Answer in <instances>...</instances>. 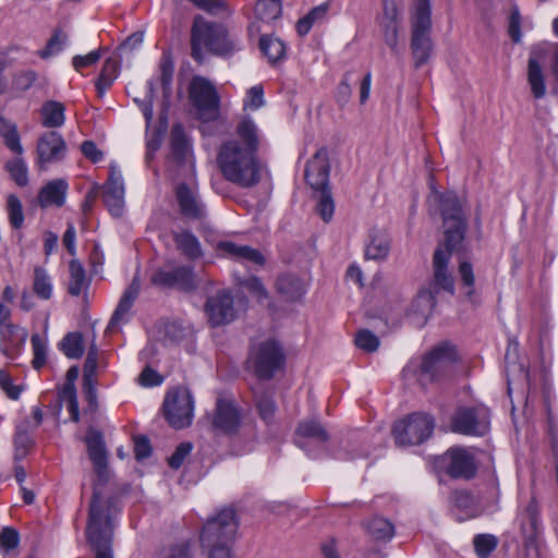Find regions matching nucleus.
Segmentation results:
<instances>
[{
    "instance_id": "nucleus-1",
    "label": "nucleus",
    "mask_w": 558,
    "mask_h": 558,
    "mask_svg": "<svg viewBox=\"0 0 558 558\" xmlns=\"http://www.w3.org/2000/svg\"><path fill=\"white\" fill-rule=\"evenodd\" d=\"M258 147V129L251 117H243L235 128V136L225 141L218 149L217 165L222 177L244 189L255 186L260 181L262 170Z\"/></svg>"
},
{
    "instance_id": "nucleus-2",
    "label": "nucleus",
    "mask_w": 558,
    "mask_h": 558,
    "mask_svg": "<svg viewBox=\"0 0 558 558\" xmlns=\"http://www.w3.org/2000/svg\"><path fill=\"white\" fill-rule=\"evenodd\" d=\"M438 204L442 218L444 242L433 255V286L436 292L442 290L454 293V277L449 269L451 254L460 251L468 230V220L462 201L454 192L438 194Z\"/></svg>"
},
{
    "instance_id": "nucleus-3",
    "label": "nucleus",
    "mask_w": 558,
    "mask_h": 558,
    "mask_svg": "<svg viewBox=\"0 0 558 558\" xmlns=\"http://www.w3.org/2000/svg\"><path fill=\"white\" fill-rule=\"evenodd\" d=\"M117 512L113 498H102L97 489H94L88 509L86 537L95 556L109 558L108 551H112L113 519Z\"/></svg>"
},
{
    "instance_id": "nucleus-4",
    "label": "nucleus",
    "mask_w": 558,
    "mask_h": 558,
    "mask_svg": "<svg viewBox=\"0 0 558 558\" xmlns=\"http://www.w3.org/2000/svg\"><path fill=\"white\" fill-rule=\"evenodd\" d=\"M239 529L236 513L231 508L221 509L204 524L199 541L207 558H233L231 546Z\"/></svg>"
},
{
    "instance_id": "nucleus-5",
    "label": "nucleus",
    "mask_w": 558,
    "mask_h": 558,
    "mask_svg": "<svg viewBox=\"0 0 558 558\" xmlns=\"http://www.w3.org/2000/svg\"><path fill=\"white\" fill-rule=\"evenodd\" d=\"M191 48L193 59L199 63L204 61V49L222 58H229L241 49L240 43L231 38L222 25L209 23L201 16L192 26Z\"/></svg>"
},
{
    "instance_id": "nucleus-6",
    "label": "nucleus",
    "mask_w": 558,
    "mask_h": 558,
    "mask_svg": "<svg viewBox=\"0 0 558 558\" xmlns=\"http://www.w3.org/2000/svg\"><path fill=\"white\" fill-rule=\"evenodd\" d=\"M248 364L259 379H271L286 364L282 345L274 339L260 341L252 347Z\"/></svg>"
},
{
    "instance_id": "nucleus-7",
    "label": "nucleus",
    "mask_w": 558,
    "mask_h": 558,
    "mask_svg": "<svg viewBox=\"0 0 558 558\" xmlns=\"http://www.w3.org/2000/svg\"><path fill=\"white\" fill-rule=\"evenodd\" d=\"M434 426V420L427 414H410L393 425L392 435L396 445L399 447L420 445L432 435Z\"/></svg>"
},
{
    "instance_id": "nucleus-8",
    "label": "nucleus",
    "mask_w": 558,
    "mask_h": 558,
    "mask_svg": "<svg viewBox=\"0 0 558 558\" xmlns=\"http://www.w3.org/2000/svg\"><path fill=\"white\" fill-rule=\"evenodd\" d=\"M457 361L456 347L449 342H441L423 357L421 376L424 380H438L450 374Z\"/></svg>"
},
{
    "instance_id": "nucleus-9",
    "label": "nucleus",
    "mask_w": 558,
    "mask_h": 558,
    "mask_svg": "<svg viewBox=\"0 0 558 558\" xmlns=\"http://www.w3.org/2000/svg\"><path fill=\"white\" fill-rule=\"evenodd\" d=\"M189 94L203 121H214L219 117L220 98L210 81L202 76L193 77Z\"/></svg>"
},
{
    "instance_id": "nucleus-10",
    "label": "nucleus",
    "mask_w": 558,
    "mask_h": 558,
    "mask_svg": "<svg viewBox=\"0 0 558 558\" xmlns=\"http://www.w3.org/2000/svg\"><path fill=\"white\" fill-rule=\"evenodd\" d=\"M490 413L484 405L460 407L451 417L453 433L471 436H483L489 429Z\"/></svg>"
},
{
    "instance_id": "nucleus-11",
    "label": "nucleus",
    "mask_w": 558,
    "mask_h": 558,
    "mask_svg": "<svg viewBox=\"0 0 558 558\" xmlns=\"http://www.w3.org/2000/svg\"><path fill=\"white\" fill-rule=\"evenodd\" d=\"M163 412L173 428L189 426L193 417V399L189 389L178 387L169 391L165 398Z\"/></svg>"
},
{
    "instance_id": "nucleus-12",
    "label": "nucleus",
    "mask_w": 558,
    "mask_h": 558,
    "mask_svg": "<svg viewBox=\"0 0 558 558\" xmlns=\"http://www.w3.org/2000/svg\"><path fill=\"white\" fill-rule=\"evenodd\" d=\"M549 53H553L555 61L558 62V49L553 45H537L533 47L530 53L527 62V83L535 99H541L546 95L543 66L545 65Z\"/></svg>"
},
{
    "instance_id": "nucleus-13",
    "label": "nucleus",
    "mask_w": 558,
    "mask_h": 558,
    "mask_svg": "<svg viewBox=\"0 0 558 558\" xmlns=\"http://www.w3.org/2000/svg\"><path fill=\"white\" fill-rule=\"evenodd\" d=\"M432 27L430 16L426 14L412 17V40L411 49L415 60V66L425 64L432 53V40L429 32Z\"/></svg>"
},
{
    "instance_id": "nucleus-14",
    "label": "nucleus",
    "mask_w": 558,
    "mask_h": 558,
    "mask_svg": "<svg viewBox=\"0 0 558 558\" xmlns=\"http://www.w3.org/2000/svg\"><path fill=\"white\" fill-rule=\"evenodd\" d=\"M150 281L158 287L177 288L186 292L196 289L195 276L190 266H179L172 270L158 268L153 272Z\"/></svg>"
},
{
    "instance_id": "nucleus-15",
    "label": "nucleus",
    "mask_w": 558,
    "mask_h": 558,
    "mask_svg": "<svg viewBox=\"0 0 558 558\" xmlns=\"http://www.w3.org/2000/svg\"><path fill=\"white\" fill-rule=\"evenodd\" d=\"M205 313L211 326H221L234 319L233 298L227 290H220L207 299Z\"/></svg>"
},
{
    "instance_id": "nucleus-16",
    "label": "nucleus",
    "mask_w": 558,
    "mask_h": 558,
    "mask_svg": "<svg viewBox=\"0 0 558 558\" xmlns=\"http://www.w3.org/2000/svg\"><path fill=\"white\" fill-rule=\"evenodd\" d=\"M66 154V144L62 135L56 131L46 132L37 143V159L40 169L61 161Z\"/></svg>"
},
{
    "instance_id": "nucleus-17",
    "label": "nucleus",
    "mask_w": 558,
    "mask_h": 558,
    "mask_svg": "<svg viewBox=\"0 0 558 558\" xmlns=\"http://www.w3.org/2000/svg\"><path fill=\"white\" fill-rule=\"evenodd\" d=\"M330 163L326 148L318 149L307 161L305 179L314 191H322L329 187Z\"/></svg>"
},
{
    "instance_id": "nucleus-18",
    "label": "nucleus",
    "mask_w": 558,
    "mask_h": 558,
    "mask_svg": "<svg viewBox=\"0 0 558 558\" xmlns=\"http://www.w3.org/2000/svg\"><path fill=\"white\" fill-rule=\"evenodd\" d=\"M104 202L110 214L120 217L124 207V184L121 171L111 165L109 178L104 185Z\"/></svg>"
},
{
    "instance_id": "nucleus-19",
    "label": "nucleus",
    "mask_w": 558,
    "mask_h": 558,
    "mask_svg": "<svg viewBox=\"0 0 558 558\" xmlns=\"http://www.w3.org/2000/svg\"><path fill=\"white\" fill-rule=\"evenodd\" d=\"M85 442L96 474L100 480H106L108 475V452L102 433L89 427L85 436Z\"/></svg>"
},
{
    "instance_id": "nucleus-20",
    "label": "nucleus",
    "mask_w": 558,
    "mask_h": 558,
    "mask_svg": "<svg viewBox=\"0 0 558 558\" xmlns=\"http://www.w3.org/2000/svg\"><path fill=\"white\" fill-rule=\"evenodd\" d=\"M175 195L180 210L185 218L201 220L206 217V206L195 189L181 183L177 186Z\"/></svg>"
},
{
    "instance_id": "nucleus-21",
    "label": "nucleus",
    "mask_w": 558,
    "mask_h": 558,
    "mask_svg": "<svg viewBox=\"0 0 558 558\" xmlns=\"http://www.w3.org/2000/svg\"><path fill=\"white\" fill-rule=\"evenodd\" d=\"M449 464L447 473L452 478H472L476 473L474 458L462 448H452L448 450Z\"/></svg>"
},
{
    "instance_id": "nucleus-22",
    "label": "nucleus",
    "mask_w": 558,
    "mask_h": 558,
    "mask_svg": "<svg viewBox=\"0 0 558 558\" xmlns=\"http://www.w3.org/2000/svg\"><path fill=\"white\" fill-rule=\"evenodd\" d=\"M240 413L230 400L219 398L216 403V414L213 421L215 429L225 434H232L240 426Z\"/></svg>"
},
{
    "instance_id": "nucleus-23",
    "label": "nucleus",
    "mask_w": 558,
    "mask_h": 558,
    "mask_svg": "<svg viewBox=\"0 0 558 558\" xmlns=\"http://www.w3.org/2000/svg\"><path fill=\"white\" fill-rule=\"evenodd\" d=\"M435 302L434 292L426 289L421 290L408 310V317L415 326H424L432 314Z\"/></svg>"
},
{
    "instance_id": "nucleus-24",
    "label": "nucleus",
    "mask_w": 558,
    "mask_h": 558,
    "mask_svg": "<svg viewBox=\"0 0 558 558\" xmlns=\"http://www.w3.org/2000/svg\"><path fill=\"white\" fill-rule=\"evenodd\" d=\"M141 290V282L137 276H135L131 284L123 292L117 308L114 310L106 331L111 332L120 323L125 320V316L132 308L136 298Z\"/></svg>"
},
{
    "instance_id": "nucleus-25",
    "label": "nucleus",
    "mask_w": 558,
    "mask_h": 558,
    "mask_svg": "<svg viewBox=\"0 0 558 558\" xmlns=\"http://www.w3.org/2000/svg\"><path fill=\"white\" fill-rule=\"evenodd\" d=\"M329 439L327 430L323 425L315 420H306L299 423L295 432V445L301 449H305L307 440H313L317 444H325Z\"/></svg>"
},
{
    "instance_id": "nucleus-26",
    "label": "nucleus",
    "mask_w": 558,
    "mask_h": 558,
    "mask_svg": "<svg viewBox=\"0 0 558 558\" xmlns=\"http://www.w3.org/2000/svg\"><path fill=\"white\" fill-rule=\"evenodd\" d=\"M390 236L381 229H372L365 245V257L367 259H386L390 252Z\"/></svg>"
},
{
    "instance_id": "nucleus-27",
    "label": "nucleus",
    "mask_w": 558,
    "mask_h": 558,
    "mask_svg": "<svg viewBox=\"0 0 558 558\" xmlns=\"http://www.w3.org/2000/svg\"><path fill=\"white\" fill-rule=\"evenodd\" d=\"M218 248L221 254L236 260L247 262L259 266L265 264V257L263 254L258 250L247 245H238L233 242L225 241L219 243Z\"/></svg>"
},
{
    "instance_id": "nucleus-28",
    "label": "nucleus",
    "mask_w": 558,
    "mask_h": 558,
    "mask_svg": "<svg viewBox=\"0 0 558 558\" xmlns=\"http://www.w3.org/2000/svg\"><path fill=\"white\" fill-rule=\"evenodd\" d=\"M277 292L287 302H296L306 292L305 283L296 276L284 274L278 277L276 282Z\"/></svg>"
},
{
    "instance_id": "nucleus-29",
    "label": "nucleus",
    "mask_w": 558,
    "mask_h": 558,
    "mask_svg": "<svg viewBox=\"0 0 558 558\" xmlns=\"http://www.w3.org/2000/svg\"><path fill=\"white\" fill-rule=\"evenodd\" d=\"M66 190L68 184L64 180L50 181L39 192L38 202L40 206H62L65 201Z\"/></svg>"
},
{
    "instance_id": "nucleus-30",
    "label": "nucleus",
    "mask_w": 558,
    "mask_h": 558,
    "mask_svg": "<svg viewBox=\"0 0 558 558\" xmlns=\"http://www.w3.org/2000/svg\"><path fill=\"white\" fill-rule=\"evenodd\" d=\"M177 248L189 259L194 260L202 256V246L198 239L187 230L173 232Z\"/></svg>"
},
{
    "instance_id": "nucleus-31",
    "label": "nucleus",
    "mask_w": 558,
    "mask_h": 558,
    "mask_svg": "<svg viewBox=\"0 0 558 558\" xmlns=\"http://www.w3.org/2000/svg\"><path fill=\"white\" fill-rule=\"evenodd\" d=\"M27 332L12 323L0 326V350L8 353L10 349L25 342Z\"/></svg>"
},
{
    "instance_id": "nucleus-32",
    "label": "nucleus",
    "mask_w": 558,
    "mask_h": 558,
    "mask_svg": "<svg viewBox=\"0 0 558 558\" xmlns=\"http://www.w3.org/2000/svg\"><path fill=\"white\" fill-rule=\"evenodd\" d=\"M520 530L523 536L532 541L537 534V504L531 499L524 510L518 517Z\"/></svg>"
},
{
    "instance_id": "nucleus-33",
    "label": "nucleus",
    "mask_w": 558,
    "mask_h": 558,
    "mask_svg": "<svg viewBox=\"0 0 558 558\" xmlns=\"http://www.w3.org/2000/svg\"><path fill=\"white\" fill-rule=\"evenodd\" d=\"M64 110L63 104L59 101L49 100L45 102L40 110L43 125L49 129L63 125L65 120Z\"/></svg>"
},
{
    "instance_id": "nucleus-34",
    "label": "nucleus",
    "mask_w": 558,
    "mask_h": 558,
    "mask_svg": "<svg viewBox=\"0 0 558 558\" xmlns=\"http://www.w3.org/2000/svg\"><path fill=\"white\" fill-rule=\"evenodd\" d=\"M329 3L324 2L313 8L305 16L300 19L296 23V32L300 36H305L310 33L314 24L323 22L328 14Z\"/></svg>"
},
{
    "instance_id": "nucleus-35",
    "label": "nucleus",
    "mask_w": 558,
    "mask_h": 558,
    "mask_svg": "<svg viewBox=\"0 0 558 558\" xmlns=\"http://www.w3.org/2000/svg\"><path fill=\"white\" fill-rule=\"evenodd\" d=\"M119 64L116 59L109 58L105 61L101 72L96 82V89L99 97H102L118 77Z\"/></svg>"
},
{
    "instance_id": "nucleus-36",
    "label": "nucleus",
    "mask_w": 558,
    "mask_h": 558,
    "mask_svg": "<svg viewBox=\"0 0 558 558\" xmlns=\"http://www.w3.org/2000/svg\"><path fill=\"white\" fill-rule=\"evenodd\" d=\"M259 48L270 63H276L286 57V45L277 37L262 36Z\"/></svg>"
},
{
    "instance_id": "nucleus-37",
    "label": "nucleus",
    "mask_w": 558,
    "mask_h": 558,
    "mask_svg": "<svg viewBox=\"0 0 558 558\" xmlns=\"http://www.w3.org/2000/svg\"><path fill=\"white\" fill-rule=\"evenodd\" d=\"M170 144L173 157L183 161L189 153L190 144L181 124H174L170 133Z\"/></svg>"
},
{
    "instance_id": "nucleus-38",
    "label": "nucleus",
    "mask_w": 558,
    "mask_h": 558,
    "mask_svg": "<svg viewBox=\"0 0 558 558\" xmlns=\"http://www.w3.org/2000/svg\"><path fill=\"white\" fill-rule=\"evenodd\" d=\"M69 270L70 282L68 291L71 295L78 296L87 286L85 269L77 259H72L69 265Z\"/></svg>"
},
{
    "instance_id": "nucleus-39",
    "label": "nucleus",
    "mask_w": 558,
    "mask_h": 558,
    "mask_svg": "<svg viewBox=\"0 0 558 558\" xmlns=\"http://www.w3.org/2000/svg\"><path fill=\"white\" fill-rule=\"evenodd\" d=\"M368 533L378 541H389L395 535L393 524L383 518L374 517L366 523Z\"/></svg>"
},
{
    "instance_id": "nucleus-40",
    "label": "nucleus",
    "mask_w": 558,
    "mask_h": 558,
    "mask_svg": "<svg viewBox=\"0 0 558 558\" xmlns=\"http://www.w3.org/2000/svg\"><path fill=\"white\" fill-rule=\"evenodd\" d=\"M60 345L62 352L69 359H80L83 355V337L80 332H69L64 336Z\"/></svg>"
},
{
    "instance_id": "nucleus-41",
    "label": "nucleus",
    "mask_w": 558,
    "mask_h": 558,
    "mask_svg": "<svg viewBox=\"0 0 558 558\" xmlns=\"http://www.w3.org/2000/svg\"><path fill=\"white\" fill-rule=\"evenodd\" d=\"M280 0H258L255 5V14L262 21H272L281 15Z\"/></svg>"
},
{
    "instance_id": "nucleus-42",
    "label": "nucleus",
    "mask_w": 558,
    "mask_h": 558,
    "mask_svg": "<svg viewBox=\"0 0 558 558\" xmlns=\"http://www.w3.org/2000/svg\"><path fill=\"white\" fill-rule=\"evenodd\" d=\"M254 398L260 418L266 423H270L276 412V404L272 397L268 393L254 390Z\"/></svg>"
},
{
    "instance_id": "nucleus-43",
    "label": "nucleus",
    "mask_w": 558,
    "mask_h": 558,
    "mask_svg": "<svg viewBox=\"0 0 558 558\" xmlns=\"http://www.w3.org/2000/svg\"><path fill=\"white\" fill-rule=\"evenodd\" d=\"M317 193V213L325 222H329L335 213V203L332 199L330 189H324L322 191H315Z\"/></svg>"
},
{
    "instance_id": "nucleus-44",
    "label": "nucleus",
    "mask_w": 558,
    "mask_h": 558,
    "mask_svg": "<svg viewBox=\"0 0 558 558\" xmlns=\"http://www.w3.org/2000/svg\"><path fill=\"white\" fill-rule=\"evenodd\" d=\"M34 292L44 300H49L52 294V284L47 271L40 267L34 271Z\"/></svg>"
},
{
    "instance_id": "nucleus-45",
    "label": "nucleus",
    "mask_w": 558,
    "mask_h": 558,
    "mask_svg": "<svg viewBox=\"0 0 558 558\" xmlns=\"http://www.w3.org/2000/svg\"><path fill=\"white\" fill-rule=\"evenodd\" d=\"M157 558H197L194 546L189 542L163 548Z\"/></svg>"
},
{
    "instance_id": "nucleus-46",
    "label": "nucleus",
    "mask_w": 558,
    "mask_h": 558,
    "mask_svg": "<svg viewBox=\"0 0 558 558\" xmlns=\"http://www.w3.org/2000/svg\"><path fill=\"white\" fill-rule=\"evenodd\" d=\"M5 169L10 173L12 180L19 186H25L27 184V182H28L27 167L21 157H16L12 160H9L5 163Z\"/></svg>"
},
{
    "instance_id": "nucleus-47",
    "label": "nucleus",
    "mask_w": 558,
    "mask_h": 558,
    "mask_svg": "<svg viewBox=\"0 0 558 558\" xmlns=\"http://www.w3.org/2000/svg\"><path fill=\"white\" fill-rule=\"evenodd\" d=\"M9 221L14 229H20L24 222L23 206L20 198L11 194L7 199Z\"/></svg>"
},
{
    "instance_id": "nucleus-48",
    "label": "nucleus",
    "mask_w": 558,
    "mask_h": 558,
    "mask_svg": "<svg viewBox=\"0 0 558 558\" xmlns=\"http://www.w3.org/2000/svg\"><path fill=\"white\" fill-rule=\"evenodd\" d=\"M476 555L480 558H487L497 547L498 539L492 534H478L473 539Z\"/></svg>"
},
{
    "instance_id": "nucleus-49",
    "label": "nucleus",
    "mask_w": 558,
    "mask_h": 558,
    "mask_svg": "<svg viewBox=\"0 0 558 558\" xmlns=\"http://www.w3.org/2000/svg\"><path fill=\"white\" fill-rule=\"evenodd\" d=\"M32 445L33 440L28 433L26 430L17 428L14 437V460L16 462L23 460L27 456Z\"/></svg>"
},
{
    "instance_id": "nucleus-50",
    "label": "nucleus",
    "mask_w": 558,
    "mask_h": 558,
    "mask_svg": "<svg viewBox=\"0 0 558 558\" xmlns=\"http://www.w3.org/2000/svg\"><path fill=\"white\" fill-rule=\"evenodd\" d=\"M147 93L144 99L135 98L134 101L137 104L141 109L146 123L150 124L154 114V83L151 81L147 82Z\"/></svg>"
},
{
    "instance_id": "nucleus-51",
    "label": "nucleus",
    "mask_w": 558,
    "mask_h": 558,
    "mask_svg": "<svg viewBox=\"0 0 558 558\" xmlns=\"http://www.w3.org/2000/svg\"><path fill=\"white\" fill-rule=\"evenodd\" d=\"M66 41L68 35L60 29L56 31L51 38L48 40L46 48L40 52V57L48 58L60 52L66 45Z\"/></svg>"
},
{
    "instance_id": "nucleus-52",
    "label": "nucleus",
    "mask_w": 558,
    "mask_h": 558,
    "mask_svg": "<svg viewBox=\"0 0 558 558\" xmlns=\"http://www.w3.org/2000/svg\"><path fill=\"white\" fill-rule=\"evenodd\" d=\"M355 344L361 350L374 352L379 347V339L376 335L367 329L359 330L355 336Z\"/></svg>"
},
{
    "instance_id": "nucleus-53",
    "label": "nucleus",
    "mask_w": 558,
    "mask_h": 558,
    "mask_svg": "<svg viewBox=\"0 0 558 558\" xmlns=\"http://www.w3.org/2000/svg\"><path fill=\"white\" fill-rule=\"evenodd\" d=\"M31 341L34 352L33 365L36 369H39L46 363L47 345L39 335H33Z\"/></svg>"
},
{
    "instance_id": "nucleus-54",
    "label": "nucleus",
    "mask_w": 558,
    "mask_h": 558,
    "mask_svg": "<svg viewBox=\"0 0 558 558\" xmlns=\"http://www.w3.org/2000/svg\"><path fill=\"white\" fill-rule=\"evenodd\" d=\"M20 543V534L19 532L11 527L5 526L0 532V547L5 551L9 553L10 550L17 547Z\"/></svg>"
},
{
    "instance_id": "nucleus-55",
    "label": "nucleus",
    "mask_w": 558,
    "mask_h": 558,
    "mask_svg": "<svg viewBox=\"0 0 558 558\" xmlns=\"http://www.w3.org/2000/svg\"><path fill=\"white\" fill-rule=\"evenodd\" d=\"M265 104L264 101V90L260 85H255L251 87L247 93L246 97L244 99V108H248L252 110H257L260 107H263Z\"/></svg>"
},
{
    "instance_id": "nucleus-56",
    "label": "nucleus",
    "mask_w": 558,
    "mask_h": 558,
    "mask_svg": "<svg viewBox=\"0 0 558 558\" xmlns=\"http://www.w3.org/2000/svg\"><path fill=\"white\" fill-rule=\"evenodd\" d=\"M4 137L5 146L16 155L23 154V147L21 145L20 135L15 124H11L7 132L0 134Z\"/></svg>"
},
{
    "instance_id": "nucleus-57",
    "label": "nucleus",
    "mask_w": 558,
    "mask_h": 558,
    "mask_svg": "<svg viewBox=\"0 0 558 558\" xmlns=\"http://www.w3.org/2000/svg\"><path fill=\"white\" fill-rule=\"evenodd\" d=\"M386 44L393 50H398V21L380 22Z\"/></svg>"
},
{
    "instance_id": "nucleus-58",
    "label": "nucleus",
    "mask_w": 558,
    "mask_h": 558,
    "mask_svg": "<svg viewBox=\"0 0 558 558\" xmlns=\"http://www.w3.org/2000/svg\"><path fill=\"white\" fill-rule=\"evenodd\" d=\"M192 444L191 442H181L175 451L172 453V456L169 458L168 463L171 469L178 470L183 464L186 457L192 451Z\"/></svg>"
},
{
    "instance_id": "nucleus-59",
    "label": "nucleus",
    "mask_w": 558,
    "mask_h": 558,
    "mask_svg": "<svg viewBox=\"0 0 558 558\" xmlns=\"http://www.w3.org/2000/svg\"><path fill=\"white\" fill-rule=\"evenodd\" d=\"M459 275L462 283L469 288L468 295H472L473 287L475 282L473 266L468 260H460L459 263Z\"/></svg>"
},
{
    "instance_id": "nucleus-60",
    "label": "nucleus",
    "mask_w": 558,
    "mask_h": 558,
    "mask_svg": "<svg viewBox=\"0 0 558 558\" xmlns=\"http://www.w3.org/2000/svg\"><path fill=\"white\" fill-rule=\"evenodd\" d=\"M240 284L245 287L259 301L266 300L268 298L266 288L257 277H250L241 281Z\"/></svg>"
},
{
    "instance_id": "nucleus-61",
    "label": "nucleus",
    "mask_w": 558,
    "mask_h": 558,
    "mask_svg": "<svg viewBox=\"0 0 558 558\" xmlns=\"http://www.w3.org/2000/svg\"><path fill=\"white\" fill-rule=\"evenodd\" d=\"M197 8L207 11L210 14L227 12L225 0H190Z\"/></svg>"
},
{
    "instance_id": "nucleus-62",
    "label": "nucleus",
    "mask_w": 558,
    "mask_h": 558,
    "mask_svg": "<svg viewBox=\"0 0 558 558\" xmlns=\"http://www.w3.org/2000/svg\"><path fill=\"white\" fill-rule=\"evenodd\" d=\"M101 58V50H94L86 56H75L72 60L73 68L81 71L83 68L92 66Z\"/></svg>"
},
{
    "instance_id": "nucleus-63",
    "label": "nucleus",
    "mask_w": 558,
    "mask_h": 558,
    "mask_svg": "<svg viewBox=\"0 0 558 558\" xmlns=\"http://www.w3.org/2000/svg\"><path fill=\"white\" fill-rule=\"evenodd\" d=\"M36 78L37 74L34 71H23L15 75L13 84L16 89L25 92L28 88H31V86L35 83Z\"/></svg>"
},
{
    "instance_id": "nucleus-64",
    "label": "nucleus",
    "mask_w": 558,
    "mask_h": 558,
    "mask_svg": "<svg viewBox=\"0 0 558 558\" xmlns=\"http://www.w3.org/2000/svg\"><path fill=\"white\" fill-rule=\"evenodd\" d=\"M134 453L136 460L141 461L151 454V446L149 439L145 436L134 437Z\"/></svg>"
}]
</instances>
